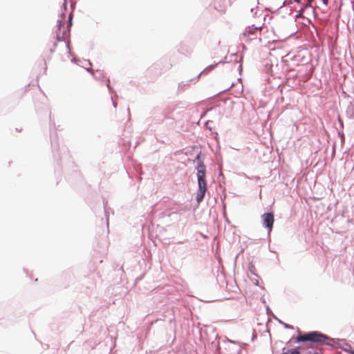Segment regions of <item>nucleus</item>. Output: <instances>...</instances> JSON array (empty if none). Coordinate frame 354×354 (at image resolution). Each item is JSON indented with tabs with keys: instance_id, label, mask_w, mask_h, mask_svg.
<instances>
[{
	"instance_id": "nucleus-5",
	"label": "nucleus",
	"mask_w": 354,
	"mask_h": 354,
	"mask_svg": "<svg viewBox=\"0 0 354 354\" xmlns=\"http://www.w3.org/2000/svg\"><path fill=\"white\" fill-rule=\"evenodd\" d=\"M290 354H299V352L297 350H293L291 351Z\"/></svg>"
},
{
	"instance_id": "nucleus-2",
	"label": "nucleus",
	"mask_w": 354,
	"mask_h": 354,
	"mask_svg": "<svg viewBox=\"0 0 354 354\" xmlns=\"http://www.w3.org/2000/svg\"><path fill=\"white\" fill-rule=\"evenodd\" d=\"M327 337L324 335L318 333V332H310L308 333H305L304 335H300L297 337L296 341L297 342H324L326 339H327Z\"/></svg>"
},
{
	"instance_id": "nucleus-3",
	"label": "nucleus",
	"mask_w": 354,
	"mask_h": 354,
	"mask_svg": "<svg viewBox=\"0 0 354 354\" xmlns=\"http://www.w3.org/2000/svg\"><path fill=\"white\" fill-rule=\"evenodd\" d=\"M262 218L263 225L270 232L272 229L274 221L273 213H266L262 215Z\"/></svg>"
},
{
	"instance_id": "nucleus-1",
	"label": "nucleus",
	"mask_w": 354,
	"mask_h": 354,
	"mask_svg": "<svg viewBox=\"0 0 354 354\" xmlns=\"http://www.w3.org/2000/svg\"><path fill=\"white\" fill-rule=\"evenodd\" d=\"M197 180L198 190L196 194V201L200 203L203 200L207 189L205 180V166L203 162L200 163L197 167Z\"/></svg>"
},
{
	"instance_id": "nucleus-8",
	"label": "nucleus",
	"mask_w": 354,
	"mask_h": 354,
	"mask_svg": "<svg viewBox=\"0 0 354 354\" xmlns=\"http://www.w3.org/2000/svg\"><path fill=\"white\" fill-rule=\"evenodd\" d=\"M313 354H319L318 353L314 352Z\"/></svg>"
},
{
	"instance_id": "nucleus-6",
	"label": "nucleus",
	"mask_w": 354,
	"mask_h": 354,
	"mask_svg": "<svg viewBox=\"0 0 354 354\" xmlns=\"http://www.w3.org/2000/svg\"><path fill=\"white\" fill-rule=\"evenodd\" d=\"M322 1L326 6L328 4V0H322Z\"/></svg>"
},
{
	"instance_id": "nucleus-9",
	"label": "nucleus",
	"mask_w": 354,
	"mask_h": 354,
	"mask_svg": "<svg viewBox=\"0 0 354 354\" xmlns=\"http://www.w3.org/2000/svg\"><path fill=\"white\" fill-rule=\"evenodd\" d=\"M351 354H354V351Z\"/></svg>"
},
{
	"instance_id": "nucleus-7",
	"label": "nucleus",
	"mask_w": 354,
	"mask_h": 354,
	"mask_svg": "<svg viewBox=\"0 0 354 354\" xmlns=\"http://www.w3.org/2000/svg\"><path fill=\"white\" fill-rule=\"evenodd\" d=\"M311 1H312V0H308V5H307V6H310V3Z\"/></svg>"
},
{
	"instance_id": "nucleus-4",
	"label": "nucleus",
	"mask_w": 354,
	"mask_h": 354,
	"mask_svg": "<svg viewBox=\"0 0 354 354\" xmlns=\"http://www.w3.org/2000/svg\"><path fill=\"white\" fill-rule=\"evenodd\" d=\"M261 26H252V28L249 27L245 32H243V36H249L250 35L254 34L257 30H261Z\"/></svg>"
}]
</instances>
